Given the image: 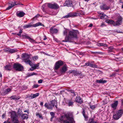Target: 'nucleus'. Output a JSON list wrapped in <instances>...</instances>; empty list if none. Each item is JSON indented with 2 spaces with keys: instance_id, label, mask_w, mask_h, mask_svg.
I'll list each match as a JSON object with an SVG mask.
<instances>
[{
  "instance_id": "1",
  "label": "nucleus",
  "mask_w": 123,
  "mask_h": 123,
  "mask_svg": "<svg viewBox=\"0 0 123 123\" xmlns=\"http://www.w3.org/2000/svg\"><path fill=\"white\" fill-rule=\"evenodd\" d=\"M59 121L64 123H74V119L72 115L67 113L65 116H61L59 118Z\"/></svg>"
},
{
  "instance_id": "2",
  "label": "nucleus",
  "mask_w": 123,
  "mask_h": 123,
  "mask_svg": "<svg viewBox=\"0 0 123 123\" xmlns=\"http://www.w3.org/2000/svg\"><path fill=\"white\" fill-rule=\"evenodd\" d=\"M68 31L67 30H65L63 32V35L66 36V37L68 40L72 37L76 38L77 35L79 34V32L77 30L70 31L69 32L68 36H67V32Z\"/></svg>"
},
{
  "instance_id": "3",
  "label": "nucleus",
  "mask_w": 123,
  "mask_h": 123,
  "mask_svg": "<svg viewBox=\"0 0 123 123\" xmlns=\"http://www.w3.org/2000/svg\"><path fill=\"white\" fill-rule=\"evenodd\" d=\"M30 56L26 54H23L22 55L21 58L27 64L31 65V61L29 60Z\"/></svg>"
},
{
  "instance_id": "4",
  "label": "nucleus",
  "mask_w": 123,
  "mask_h": 123,
  "mask_svg": "<svg viewBox=\"0 0 123 123\" xmlns=\"http://www.w3.org/2000/svg\"><path fill=\"white\" fill-rule=\"evenodd\" d=\"M11 117L12 120V123H19L17 118V116L16 113L14 111H12L11 113Z\"/></svg>"
},
{
  "instance_id": "5",
  "label": "nucleus",
  "mask_w": 123,
  "mask_h": 123,
  "mask_svg": "<svg viewBox=\"0 0 123 123\" xmlns=\"http://www.w3.org/2000/svg\"><path fill=\"white\" fill-rule=\"evenodd\" d=\"M123 113V110H119L113 115V117L115 120H117L121 116Z\"/></svg>"
},
{
  "instance_id": "6",
  "label": "nucleus",
  "mask_w": 123,
  "mask_h": 123,
  "mask_svg": "<svg viewBox=\"0 0 123 123\" xmlns=\"http://www.w3.org/2000/svg\"><path fill=\"white\" fill-rule=\"evenodd\" d=\"M63 64V62L60 60L56 62L54 65V69L55 70L58 69Z\"/></svg>"
},
{
  "instance_id": "7",
  "label": "nucleus",
  "mask_w": 123,
  "mask_h": 123,
  "mask_svg": "<svg viewBox=\"0 0 123 123\" xmlns=\"http://www.w3.org/2000/svg\"><path fill=\"white\" fill-rule=\"evenodd\" d=\"M13 68L16 70L19 71H22L23 68V66L20 64L16 63L14 64Z\"/></svg>"
},
{
  "instance_id": "8",
  "label": "nucleus",
  "mask_w": 123,
  "mask_h": 123,
  "mask_svg": "<svg viewBox=\"0 0 123 123\" xmlns=\"http://www.w3.org/2000/svg\"><path fill=\"white\" fill-rule=\"evenodd\" d=\"M47 5L49 7L52 9H57L59 7V6L56 3H54L53 4L48 3L47 4Z\"/></svg>"
},
{
  "instance_id": "9",
  "label": "nucleus",
  "mask_w": 123,
  "mask_h": 123,
  "mask_svg": "<svg viewBox=\"0 0 123 123\" xmlns=\"http://www.w3.org/2000/svg\"><path fill=\"white\" fill-rule=\"evenodd\" d=\"M41 24H42L40 22H38L33 25H30L29 24V25H27L24 26L23 28L24 29H25L31 27H35L39 25H41Z\"/></svg>"
},
{
  "instance_id": "10",
  "label": "nucleus",
  "mask_w": 123,
  "mask_h": 123,
  "mask_svg": "<svg viewBox=\"0 0 123 123\" xmlns=\"http://www.w3.org/2000/svg\"><path fill=\"white\" fill-rule=\"evenodd\" d=\"M11 89L10 88L6 89H3V90L1 91L0 92L2 95H5L6 94L11 91Z\"/></svg>"
},
{
  "instance_id": "11",
  "label": "nucleus",
  "mask_w": 123,
  "mask_h": 123,
  "mask_svg": "<svg viewBox=\"0 0 123 123\" xmlns=\"http://www.w3.org/2000/svg\"><path fill=\"white\" fill-rule=\"evenodd\" d=\"M101 9L103 10H108L110 8L109 6L107 5L106 4H104L100 7Z\"/></svg>"
},
{
  "instance_id": "12",
  "label": "nucleus",
  "mask_w": 123,
  "mask_h": 123,
  "mask_svg": "<svg viewBox=\"0 0 123 123\" xmlns=\"http://www.w3.org/2000/svg\"><path fill=\"white\" fill-rule=\"evenodd\" d=\"M72 5V3L71 1L69 0H67L63 4V6H70Z\"/></svg>"
},
{
  "instance_id": "13",
  "label": "nucleus",
  "mask_w": 123,
  "mask_h": 123,
  "mask_svg": "<svg viewBox=\"0 0 123 123\" xmlns=\"http://www.w3.org/2000/svg\"><path fill=\"white\" fill-rule=\"evenodd\" d=\"M77 16V14L75 13H69L67 15L64 16V18H67L70 17H74Z\"/></svg>"
},
{
  "instance_id": "14",
  "label": "nucleus",
  "mask_w": 123,
  "mask_h": 123,
  "mask_svg": "<svg viewBox=\"0 0 123 123\" xmlns=\"http://www.w3.org/2000/svg\"><path fill=\"white\" fill-rule=\"evenodd\" d=\"M6 51H9L11 53H14L17 51V49H11L9 48H7L5 49Z\"/></svg>"
},
{
  "instance_id": "15",
  "label": "nucleus",
  "mask_w": 123,
  "mask_h": 123,
  "mask_svg": "<svg viewBox=\"0 0 123 123\" xmlns=\"http://www.w3.org/2000/svg\"><path fill=\"white\" fill-rule=\"evenodd\" d=\"M68 69V67L66 65H64L62 68L61 70V72L62 73H65Z\"/></svg>"
},
{
  "instance_id": "16",
  "label": "nucleus",
  "mask_w": 123,
  "mask_h": 123,
  "mask_svg": "<svg viewBox=\"0 0 123 123\" xmlns=\"http://www.w3.org/2000/svg\"><path fill=\"white\" fill-rule=\"evenodd\" d=\"M31 64V65H30L32 67V68H33L32 69H30V70L31 71H32L36 69L39 66V64H33L32 62Z\"/></svg>"
},
{
  "instance_id": "17",
  "label": "nucleus",
  "mask_w": 123,
  "mask_h": 123,
  "mask_svg": "<svg viewBox=\"0 0 123 123\" xmlns=\"http://www.w3.org/2000/svg\"><path fill=\"white\" fill-rule=\"evenodd\" d=\"M76 102L80 104H81L82 103V98L79 96L77 97L75 99Z\"/></svg>"
},
{
  "instance_id": "18",
  "label": "nucleus",
  "mask_w": 123,
  "mask_h": 123,
  "mask_svg": "<svg viewBox=\"0 0 123 123\" xmlns=\"http://www.w3.org/2000/svg\"><path fill=\"white\" fill-rule=\"evenodd\" d=\"M118 103V101H116L114 102L111 105L112 107L114 109H116L117 105Z\"/></svg>"
},
{
  "instance_id": "19",
  "label": "nucleus",
  "mask_w": 123,
  "mask_h": 123,
  "mask_svg": "<svg viewBox=\"0 0 123 123\" xmlns=\"http://www.w3.org/2000/svg\"><path fill=\"white\" fill-rule=\"evenodd\" d=\"M99 16L100 17V18L101 19H106L107 18V16L103 13H100Z\"/></svg>"
},
{
  "instance_id": "20",
  "label": "nucleus",
  "mask_w": 123,
  "mask_h": 123,
  "mask_svg": "<svg viewBox=\"0 0 123 123\" xmlns=\"http://www.w3.org/2000/svg\"><path fill=\"white\" fill-rule=\"evenodd\" d=\"M50 32L52 33H56L58 32V30L56 29L51 28L50 29Z\"/></svg>"
},
{
  "instance_id": "21",
  "label": "nucleus",
  "mask_w": 123,
  "mask_h": 123,
  "mask_svg": "<svg viewBox=\"0 0 123 123\" xmlns=\"http://www.w3.org/2000/svg\"><path fill=\"white\" fill-rule=\"evenodd\" d=\"M17 5L15 3L13 2H12L10 3L9 5V6L7 7L6 9V10H8L10 9L12 7L14 6L15 5Z\"/></svg>"
},
{
  "instance_id": "22",
  "label": "nucleus",
  "mask_w": 123,
  "mask_h": 123,
  "mask_svg": "<svg viewBox=\"0 0 123 123\" xmlns=\"http://www.w3.org/2000/svg\"><path fill=\"white\" fill-rule=\"evenodd\" d=\"M66 103L69 106H72L73 105L74 102L71 100H68L66 101Z\"/></svg>"
},
{
  "instance_id": "23",
  "label": "nucleus",
  "mask_w": 123,
  "mask_h": 123,
  "mask_svg": "<svg viewBox=\"0 0 123 123\" xmlns=\"http://www.w3.org/2000/svg\"><path fill=\"white\" fill-rule=\"evenodd\" d=\"M85 64L86 66H90L92 67L97 68V66L96 65L93 64L91 62L86 63Z\"/></svg>"
},
{
  "instance_id": "24",
  "label": "nucleus",
  "mask_w": 123,
  "mask_h": 123,
  "mask_svg": "<svg viewBox=\"0 0 123 123\" xmlns=\"http://www.w3.org/2000/svg\"><path fill=\"white\" fill-rule=\"evenodd\" d=\"M122 18L120 17L119 18V19L115 23L116 25H118L120 24L121 23L122 21Z\"/></svg>"
},
{
  "instance_id": "25",
  "label": "nucleus",
  "mask_w": 123,
  "mask_h": 123,
  "mask_svg": "<svg viewBox=\"0 0 123 123\" xmlns=\"http://www.w3.org/2000/svg\"><path fill=\"white\" fill-rule=\"evenodd\" d=\"M96 82L98 83H104L106 82L107 81L105 80H103V79L102 78L99 80H97Z\"/></svg>"
},
{
  "instance_id": "26",
  "label": "nucleus",
  "mask_w": 123,
  "mask_h": 123,
  "mask_svg": "<svg viewBox=\"0 0 123 123\" xmlns=\"http://www.w3.org/2000/svg\"><path fill=\"white\" fill-rule=\"evenodd\" d=\"M11 99H13L15 100H17L19 99L20 97L19 96L17 97L16 96H13L10 97Z\"/></svg>"
},
{
  "instance_id": "27",
  "label": "nucleus",
  "mask_w": 123,
  "mask_h": 123,
  "mask_svg": "<svg viewBox=\"0 0 123 123\" xmlns=\"http://www.w3.org/2000/svg\"><path fill=\"white\" fill-rule=\"evenodd\" d=\"M25 14L23 12H20L17 14V15L19 17H22L24 16Z\"/></svg>"
},
{
  "instance_id": "28",
  "label": "nucleus",
  "mask_w": 123,
  "mask_h": 123,
  "mask_svg": "<svg viewBox=\"0 0 123 123\" xmlns=\"http://www.w3.org/2000/svg\"><path fill=\"white\" fill-rule=\"evenodd\" d=\"M21 116L22 118L23 119H27L28 117V115L26 114H23Z\"/></svg>"
},
{
  "instance_id": "29",
  "label": "nucleus",
  "mask_w": 123,
  "mask_h": 123,
  "mask_svg": "<svg viewBox=\"0 0 123 123\" xmlns=\"http://www.w3.org/2000/svg\"><path fill=\"white\" fill-rule=\"evenodd\" d=\"M50 105V104H49V105H48V103H46L44 104V106L47 109L52 110V107L51 106H49V105Z\"/></svg>"
},
{
  "instance_id": "30",
  "label": "nucleus",
  "mask_w": 123,
  "mask_h": 123,
  "mask_svg": "<svg viewBox=\"0 0 123 123\" xmlns=\"http://www.w3.org/2000/svg\"><path fill=\"white\" fill-rule=\"evenodd\" d=\"M96 45L99 46H104L105 47H107V45L106 44H104L103 43H96Z\"/></svg>"
},
{
  "instance_id": "31",
  "label": "nucleus",
  "mask_w": 123,
  "mask_h": 123,
  "mask_svg": "<svg viewBox=\"0 0 123 123\" xmlns=\"http://www.w3.org/2000/svg\"><path fill=\"white\" fill-rule=\"evenodd\" d=\"M5 69L6 70H10L12 68V67L10 65H6L5 67Z\"/></svg>"
},
{
  "instance_id": "32",
  "label": "nucleus",
  "mask_w": 123,
  "mask_h": 123,
  "mask_svg": "<svg viewBox=\"0 0 123 123\" xmlns=\"http://www.w3.org/2000/svg\"><path fill=\"white\" fill-rule=\"evenodd\" d=\"M51 105L50 106L52 107V108L54 106L55 104H57V102L54 100L51 101Z\"/></svg>"
},
{
  "instance_id": "33",
  "label": "nucleus",
  "mask_w": 123,
  "mask_h": 123,
  "mask_svg": "<svg viewBox=\"0 0 123 123\" xmlns=\"http://www.w3.org/2000/svg\"><path fill=\"white\" fill-rule=\"evenodd\" d=\"M71 73H73L74 75H80V73L79 72L75 71L74 70L70 72Z\"/></svg>"
},
{
  "instance_id": "34",
  "label": "nucleus",
  "mask_w": 123,
  "mask_h": 123,
  "mask_svg": "<svg viewBox=\"0 0 123 123\" xmlns=\"http://www.w3.org/2000/svg\"><path fill=\"white\" fill-rule=\"evenodd\" d=\"M106 22L107 23L111 24H114L115 22H114L111 20L110 19H107L106 20Z\"/></svg>"
},
{
  "instance_id": "35",
  "label": "nucleus",
  "mask_w": 123,
  "mask_h": 123,
  "mask_svg": "<svg viewBox=\"0 0 123 123\" xmlns=\"http://www.w3.org/2000/svg\"><path fill=\"white\" fill-rule=\"evenodd\" d=\"M88 123H97V122L94 120V119L92 118H90L89 119Z\"/></svg>"
},
{
  "instance_id": "36",
  "label": "nucleus",
  "mask_w": 123,
  "mask_h": 123,
  "mask_svg": "<svg viewBox=\"0 0 123 123\" xmlns=\"http://www.w3.org/2000/svg\"><path fill=\"white\" fill-rule=\"evenodd\" d=\"M18 114L19 116H21L23 115L22 111L20 109H19L18 111Z\"/></svg>"
},
{
  "instance_id": "37",
  "label": "nucleus",
  "mask_w": 123,
  "mask_h": 123,
  "mask_svg": "<svg viewBox=\"0 0 123 123\" xmlns=\"http://www.w3.org/2000/svg\"><path fill=\"white\" fill-rule=\"evenodd\" d=\"M36 115L38 117L42 119H43V117H42V115L40 114L39 113H36Z\"/></svg>"
},
{
  "instance_id": "38",
  "label": "nucleus",
  "mask_w": 123,
  "mask_h": 123,
  "mask_svg": "<svg viewBox=\"0 0 123 123\" xmlns=\"http://www.w3.org/2000/svg\"><path fill=\"white\" fill-rule=\"evenodd\" d=\"M39 94L38 93H36L34 94H32V97H33V98L38 96Z\"/></svg>"
},
{
  "instance_id": "39",
  "label": "nucleus",
  "mask_w": 123,
  "mask_h": 123,
  "mask_svg": "<svg viewBox=\"0 0 123 123\" xmlns=\"http://www.w3.org/2000/svg\"><path fill=\"white\" fill-rule=\"evenodd\" d=\"M29 40L32 43H35V40L31 38L30 37Z\"/></svg>"
},
{
  "instance_id": "40",
  "label": "nucleus",
  "mask_w": 123,
  "mask_h": 123,
  "mask_svg": "<svg viewBox=\"0 0 123 123\" xmlns=\"http://www.w3.org/2000/svg\"><path fill=\"white\" fill-rule=\"evenodd\" d=\"M38 56H34V57H33L32 58L33 60L34 61H35L36 60H37V59H38Z\"/></svg>"
},
{
  "instance_id": "41",
  "label": "nucleus",
  "mask_w": 123,
  "mask_h": 123,
  "mask_svg": "<svg viewBox=\"0 0 123 123\" xmlns=\"http://www.w3.org/2000/svg\"><path fill=\"white\" fill-rule=\"evenodd\" d=\"M22 36L24 38H27L28 39L30 37L26 35H22Z\"/></svg>"
},
{
  "instance_id": "42",
  "label": "nucleus",
  "mask_w": 123,
  "mask_h": 123,
  "mask_svg": "<svg viewBox=\"0 0 123 123\" xmlns=\"http://www.w3.org/2000/svg\"><path fill=\"white\" fill-rule=\"evenodd\" d=\"M27 97L29 99L33 98V97H32V93L30 95L27 96Z\"/></svg>"
},
{
  "instance_id": "43",
  "label": "nucleus",
  "mask_w": 123,
  "mask_h": 123,
  "mask_svg": "<svg viewBox=\"0 0 123 123\" xmlns=\"http://www.w3.org/2000/svg\"><path fill=\"white\" fill-rule=\"evenodd\" d=\"M50 114L52 116L51 119L53 118L55 116V114L53 112H50Z\"/></svg>"
},
{
  "instance_id": "44",
  "label": "nucleus",
  "mask_w": 123,
  "mask_h": 123,
  "mask_svg": "<svg viewBox=\"0 0 123 123\" xmlns=\"http://www.w3.org/2000/svg\"><path fill=\"white\" fill-rule=\"evenodd\" d=\"M90 108L92 110H94L95 108L96 107L95 105H90Z\"/></svg>"
},
{
  "instance_id": "45",
  "label": "nucleus",
  "mask_w": 123,
  "mask_h": 123,
  "mask_svg": "<svg viewBox=\"0 0 123 123\" xmlns=\"http://www.w3.org/2000/svg\"><path fill=\"white\" fill-rule=\"evenodd\" d=\"M36 74L35 73H31L29 74V76H31L33 75H36Z\"/></svg>"
},
{
  "instance_id": "46",
  "label": "nucleus",
  "mask_w": 123,
  "mask_h": 123,
  "mask_svg": "<svg viewBox=\"0 0 123 123\" xmlns=\"http://www.w3.org/2000/svg\"><path fill=\"white\" fill-rule=\"evenodd\" d=\"M43 81V80L42 79H41L38 80V82L39 83H41Z\"/></svg>"
},
{
  "instance_id": "47",
  "label": "nucleus",
  "mask_w": 123,
  "mask_h": 123,
  "mask_svg": "<svg viewBox=\"0 0 123 123\" xmlns=\"http://www.w3.org/2000/svg\"><path fill=\"white\" fill-rule=\"evenodd\" d=\"M38 86H39L38 85L35 84L33 86V87L34 88H37V87Z\"/></svg>"
},
{
  "instance_id": "48",
  "label": "nucleus",
  "mask_w": 123,
  "mask_h": 123,
  "mask_svg": "<svg viewBox=\"0 0 123 123\" xmlns=\"http://www.w3.org/2000/svg\"><path fill=\"white\" fill-rule=\"evenodd\" d=\"M115 74H116L115 73H113L112 74L110 75V77H111L115 75Z\"/></svg>"
},
{
  "instance_id": "49",
  "label": "nucleus",
  "mask_w": 123,
  "mask_h": 123,
  "mask_svg": "<svg viewBox=\"0 0 123 123\" xmlns=\"http://www.w3.org/2000/svg\"><path fill=\"white\" fill-rule=\"evenodd\" d=\"M47 4H45L43 5L42 6L43 9H44L45 7V5Z\"/></svg>"
},
{
  "instance_id": "50",
  "label": "nucleus",
  "mask_w": 123,
  "mask_h": 123,
  "mask_svg": "<svg viewBox=\"0 0 123 123\" xmlns=\"http://www.w3.org/2000/svg\"><path fill=\"white\" fill-rule=\"evenodd\" d=\"M70 91L72 93H74V91H73V90H70Z\"/></svg>"
},
{
  "instance_id": "51",
  "label": "nucleus",
  "mask_w": 123,
  "mask_h": 123,
  "mask_svg": "<svg viewBox=\"0 0 123 123\" xmlns=\"http://www.w3.org/2000/svg\"><path fill=\"white\" fill-rule=\"evenodd\" d=\"M43 102H41L40 103V105L41 106H43Z\"/></svg>"
},
{
  "instance_id": "52",
  "label": "nucleus",
  "mask_w": 123,
  "mask_h": 123,
  "mask_svg": "<svg viewBox=\"0 0 123 123\" xmlns=\"http://www.w3.org/2000/svg\"><path fill=\"white\" fill-rule=\"evenodd\" d=\"M24 112H27L28 113H29V111L28 110H26L24 111Z\"/></svg>"
},
{
  "instance_id": "53",
  "label": "nucleus",
  "mask_w": 123,
  "mask_h": 123,
  "mask_svg": "<svg viewBox=\"0 0 123 123\" xmlns=\"http://www.w3.org/2000/svg\"><path fill=\"white\" fill-rule=\"evenodd\" d=\"M6 115L5 114H3L2 115V117L3 118H4L5 117Z\"/></svg>"
},
{
  "instance_id": "54",
  "label": "nucleus",
  "mask_w": 123,
  "mask_h": 123,
  "mask_svg": "<svg viewBox=\"0 0 123 123\" xmlns=\"http://www.w3.org/2000/svg\"><path fill=\"white\" fill-rule=\"evenodd\" d=\"M119 2L123 3V0H120L119 1Z\"/></svg>"
},
{
  "instance_id": "55",
  "label": "nucleus",
  "mask_w": 123,
  "mask_h": 123,
  "mask_svg": "<svg viewBox=\"0 0 123 123\" xmlns=\"http://www.w3.org/2000/svg\"><path fill=\"white\" fill-rule=\"evenodd\" d=\"M104 25H105L104 24V23H103L101 24V27H103Z\"/></svg>"
},
{
  "instance_id": "56",
  "label": "nucleus",
  "mask_w": 123,
  "mask_h": 123,
  "mask_svg": "<svg viewBox=\"0 0 123 123\" xmlns=\"http://www.w3.org/2000/svg\"><path fill=\"white\" fill-rule=\"evenodd\" d=\"M22 30L21 29L19 30V33L21 34L22 33Z\"/></svg>"
},
{
  "instance_id": "57",
  "label": "nucleus",
  "mask_w": 123,
  "mask_h": 123,
  "mask_svg": "<svg viewBox=\"0 0 123 123\" xmlns=\"http://www.w3.org/2000/svg\"><path fill=\"white\" fill-rule=\"evenodd\" d=\"M92 24H90L89 25V26H89V27H92Z\"/></svg>"
},
{
  "instance_id": "58",
  "label": "nucleus",
  "mask_w": 123,
  "mask_h": 123,
  "mask_svg": "<svg viewBox=\"0 0 123 123\" xmlns=\"http://www.w3.org/2000/svg\"><path fill=\"white\" fill-rule=\"evenodd\" d=\"M3 123H11L10 122H8L5 121Z\"/></svg>"
},
{
  "instance_id": "59",
  "label": "nucleus",
  "mask_w": 123,
  "mask_h": 123,
  "mask_svg": "<svg viewBox=\"0 0 123 123\" xmlns=\"http://www.w3.org/2000/svg\"><path fill=\"white\" fill-rule=\"evenodd\" d=\"M121 102L122 105H123V99L121 100Z\"/></svg>"
},
{
  "instance_id": "60",
  "label": "nucleus",
  "mask_w": 123,
  "mask_h": 123,
  "mask_svg": "<svg viewBox=\"0 0 123 123\" xmlns=\"http://www.w3.org/2000/svg\"><path fill=\"white\" fill-rule=\"evenodd\" d=\"M82 113L83 114V115L84 116V114H85V112L84 111H83Z\"/></svg>"
},
{
  "instance_id": "61",
  "label": "nucleus",
  "mask_w": 123,
  "mask_h": 123,
  "mask_svg": "<svg viewBox=\"0 0 123 123\" xmlns=\"http://www.w3.org/2000/svg\"><path fill=\"white\" fill-rule=\"evenodd\" d=\"M39 16V14H38L35 17H37Z\"/></svg>"
},
{
  "instance_id": "62",
  "label": "nucleus",
  "mask_w": 123,
  "mask_h": 123,
  "mask_svg": "<svg viewBox=\"0 0 123 123\" xmlns=\"http://www.w3.org/2000/svg\"><path fill=\"white\" fill-rule=\"evenodd\" d=\"M21 34H20L19 33L17 34V35L18 36H20Z\"/></svg>"
},
{
  "instance_id": "63",
  "label": "nucleus",
  "mask_w": 123,
  "mask_h": 123,
  "mask_svg": "<svg viewBox=\"0 0 123 123\" xmlns=\"http://www.w3.org/2000/svg\"><path fill=\"white\" fill-rule=\"evenodd\" d=\"M46 39H47V38L46 37H45V38H43V40H45Z\"/></svg>"
},
{
  "instance_id": "64",
  "label": "nucleus",
  "mask_w": 123,
  "mask_h": 123,
  "mask_svg": "<svg viewBox=\"0 0 123 123\" xmlns=\"http://www.w3.org/2000/svg\"><path fill=\"white\" fill-rule=\"evenodd\" d=\"M121 49L122 50V52L123 53V48H122Z\"/></svg>"
}]
</instances>
